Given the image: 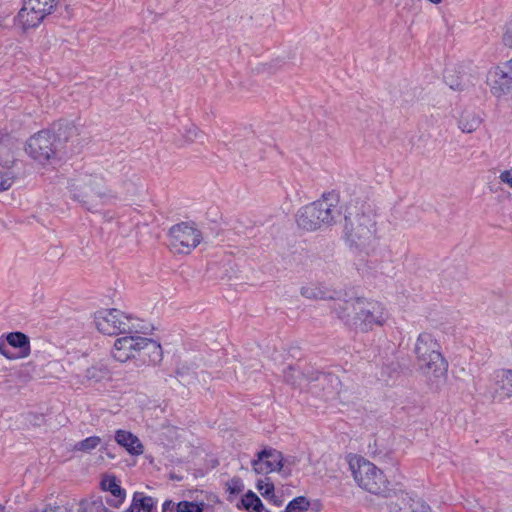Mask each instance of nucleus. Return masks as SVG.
<instances>
[{
  "label": "nucleus",
  "mask_w": 512,
  "mask_h": 512,
  "mask_svg": "<svg viewBox=\"0 0 512 512\" xmlns=\"http://www.w3.org/2000/svg\"><path fill=\"white\" fill-rule=\"evenodd\" d=\"M333 311L349 328L360 332H370L382 327L389 319L385 306L375 300L352 299L334 303Z\"/></svg>",
  "instance_id": "1"
},
{
  "label": "nucleus",
  "mask_w": 512,
  "mask_h": 512,
  "mask_svg": "<svg viewBox=\"0 0 512 512\" xmlns=\"http://www.w3.org/2000/svg\"><path fill=\"white\" fill-rule=\"evenodd\" d=\"M348 465L356 485L365 492L382 496L389 490V481L384 472L374 463L358 456L348 458Z\"/></svg>",
  "instance_id": "2"
},
{
  "label": "nucleus",
  "mask_w": 512,
  "mask_h": 512,
  "mask_svg": "<svg viewBox=\"0 0 512 512\" xmlns=\"http://www.w3.org/2000/svg\"><path fill=\"white\" fill-rule=\"evenodd\" d=\"M420 371L428 378H440L447 371V363L440 353V345L434 335L422 332L414 348Z\"/></svg>",
  "instance_id": "3"
},
{
  "label": "nucleus",
  "mask_w": 512,
  "mask_h": 512,
  "mask_svg": "<svg viewBox=\"0 0 512 512\" xmlns=\"http://www.w3.org/2000/svg\"><path fill=\"white\" fill-rule=\"evenodd\" d=\"M336 205L333 199L322 198L299 209L296 221L300 228L314 231L333 222Z\"/></svg>",
  "instance_id": "4"
},
{
  "label": "nucleus",
  "mask_w": 512,
  "mask_h": 512,
  "mask_svg": "<svg viewBox=\"0 0 512 512\" xmlns=\"http://www.w3.org/2000/svg\"><path fill=\"white\" fill-rule=\"evenodd\" d=\"M68 192L74 200L88 203L96 198L109 197L104 179L100 175L82 172L69 179Z\"/></svg>",
  "instance_id": "5"
},
{
  "label": "nucleus",
  "mask_w": 512,
  "mask_h": 512,
  "mask_svg": "<svg viewBox=\"0 0 512 512\" xmlns=\"http://www.w3.org/2000/svg\"><path fill=\"white\" fill-rule=\"evenodd\" d=\"M56 5V0H25L14 19L15 28L22 34L36 30Z\"/></svg>",
  "instance_id": "6"
},
{
  "label": "nucleus",
  "mask_w": 512,
  "mask_h": 512,
  "mask_svg": "<svg viewBox=\"0 0 512 512\" xmlns=\"http://www.w3.org/2000/svg\"><path fill=\"white\" fill-rule=\"evenodd\" d=\"M136 319L118 309H102L94 314L96 329L104 335L130 333L136 328Z\"/></svg>",
  "instance_id": "7"
},
{
  "label": "nucleus",
  "mask_w": 512,
  "mask_h": 512,
  "mask_svg": "<svg viewBox=\"0 0 512 512\" xmlns=\"http://www.w3.org/2000/svg\"><path fill=\"white\" fill-rule=\"evenodd\" d=\"M144 349L157 357L162 354L161 346L156 341L140 336H125L115 341L113 356L119 362H126Z\"/></svg>",
  "instance_id": "8"
},
{
  "label": "nucleus",
  "mask_w": 512,
  "mask_h": 512,
  "mask_svg": "<svg viewBox=\"0 0 512 512\" xmlns=\"http://www.w3.org/2000/svg\"><path fill=\"white\" fill-rule=\"evenodd\" d=\"M201 241V232L191 223L176 224L169 231V246L174 253L189 254Z\"/></svg>",
  "instance_id": "9"
},
{
  "label": "nucleus",
  "mask_w": 512,
  "mask_h": 512,
  "mask_svg": "<svg viewBox=\"0 0 512 512\" xmlns=\"http://www.w3.org/2000/svg\"><path fill=\"white\" fill-rule=\"evenodd\" d=\"M291 464L290 459H285L280 451L270 447L257 452L256 457L251 462L253 471L262 475L278 472L288 476L291 474Z\"/></svg>",
  "instance_id": "10"
},
{
  "label": "nucleus",
  "mask_w": 512,
  "mask_h": 512,
  "mask_svg": "<svg viewBox=\"0 0 512 512\" xmlns=\"http://www.w3.org/2000/svg\"><path fill=\"white\" fill-rule=\"evenodd\" d=\"M54 135L48 131H41L29 138L26 144L27 154L39 165L46 166L56 156Z\"/></svg>",
  "instance_id": "11"
},
{
  "label": "nucleus",
  "mask_w": 512,
  "mask_h": 512,
  "mask_svg": "<svg viewBox=\"0 0 512 512\" xmlns=\"http://www.w3.org/2000/svg\"><path fill=\"white\" fill-rule=\"evenodd\" d=\"M31 353L29 338L21 332H11L0 339V354L7 360L15 361L27 358Z\"/></svg>",
  "instance_id": "12"
},
{
  "label": "nucleus",
  "mask_w": 512,
  "mask_h": 512,
  "mask_svg": "<svg viewBox=\"0 0 512 512\" xmlns=\"http://www.w3.org/2000/svg\"><path fill=\"white\" fill-rule=\"evenodd\" d=\"M486 83L491 93L500 98L512 92V74L507 63L492 67L487 73Z\"/></svg>",
  "instance_id": "13"
},
{
  "label": "nucleus",
  "mask_w": 512,
  "mask_h": 512,
  "mask_svg": "<svg viewBox=\"0 0 512 512\" xmlns=\"http://www.w3.org/2000/svg\"><path fill=\"white\" fill-rule=\"evenodd\" d=\"M346 230L351 241H364L372 238L376 231L373 215L363 214L349 217Z\"/></svg>",
  "instance_id": "14"
},
{
  "label": "nucleus",
  "mask_w": 512,
  "mask_h": 512,
  "mask_svg": "<svg viewBox=\"0 0 512 512\" xmlns=\"http://www.w3.org/2000/svg\"><path fill=\"white\" fill-rule=\"evenodd\" d=\"M489 393L496 401L512 397V370L499 369L491 377Z\"/></svg>",
  "instance_id": "15"
},
{
  "label": "nucleus",
  "mask_w": 512,
  "mask_h": 512,
  "mask_svg": "<svg viewBox=\"0 0 512 512\" xmlns=\"http://www.w3.org/2000/svg\"><path fill=\"white\" fill-rule=\"evenodd\" d=\"M115 441L131 455L143 453V445L133 433L119 429L115 432Z\"/></svg>",
  "instance_id": "16"
},
{
  "label": "nucleus",
  "mask_w": 512,
  "mask_h": 512,
  "mask_svg": "<svg viewBox=\"0 0 512 512\" xmlns=\"http://www.w3.org/2000/svg\"><path fill=\"white\" fill-rule=\"evenodd\" d=\"M102 489L111 493L114 499L111 501V505L119 507L126 498L125 490L121 488L119 481L115 476L106 475L101 481Z\"/></svg>",
  "instance_id": "17"
},
{
  "label": "nucleus",
  "mask_w": 512,
  "mask_h": 512,
  "mask_svg": "<svg viewBox=\"0 0 512 512\" xmlns=\"http://www.w3.org/2000/svg\"><path fill=\"white\" fill-rule=\"evenodd\" d=\"M205 507L204 502L166 500L162 504V512H203Z\"/></svg>",
  "instance_id": "18"
},
{
  "label": "nucleus",
  "mask_w": 512,
  "mask_h": 512,
  "mask_svg": "<svg viewBox=\"0 0 512 512\" xmlns=\"http://www.w3.org/2000/svg\"><path fill=\"white\" fill-rule=\"evenodd\" d=\"M481 124V118L474 112L464 111L459 117L458 128L464 133L476 131Z\"/></svg>",
  "instance_id": "19"
},
{
  "label": "nucleus",
  "mask_w": 512,
  "mask_h": 512,
  "mask_svg": "<svg viewBox=\"0 0 512 512\" xmlns=\"http://www.w3.org/2000/svg\"><path fill=\"white\" fill-rule=\"evenodd\" d=\"M154 507V500L143 493H135L131 505L128 509L129 512H151Z\"/></svg>",
  "instance_id": "20"
},
{
  "label": "nucleus",
  "mask_w": 512,
  "mask_h": 512,
  "mask_svg": "<svg viewBox=\"0 0 512 512\" xmlns=\"http://www.w3.org/2000/svg\"><path fill=\"white\" fill-rule=\"evenodd\" d=\"M242 507L248 512H262L264 505L260 498L252 491H248L241 500Z\"/></svg>",
  "instance_id": "21"
},
{
  "label": "nucleus",
  "mask_w": 512,
  "mask_h": 512,
  "mask_svg": "<svg viewBox=\"0 0 512 512\" xmlns=\"http://www.w3.org/2000/svg\"><path fill=\"white\" fill-rule=\"evenodd\" d=\"M310 506L311 502L307 497L298 496L286 505L284 512H306Z\"/></svg>",
  "instance_id": "22"
},
{
  "label": "nucleus",
  "mask_w": 512,
  "mask_h": 512,
  "mask_svg": "<svg viewBox=\"0 0 512 512\" xmlns=\"http://www.w3.org/2000/svg\"><path fill=\"white\" fill-rule=\"evenodd\" d=\"M77 505V512H101L105 509L99 498L83 499Z\"/></svg>",
  "instance_id": "23"
},
{
  "label": "nucleus",
  "mask_w": 512,
  "mask_h": 512,
  "mask_svg": "<svg viewBox=\"0 0 512 512\" xmlns=\"http://www.w3.org/2000/svg\"><path fill=\"white\" fill-rule=\"evenodd\" d=\"M101 444V438L98 436H90L84 440L77 442L74 446V450L81 452H90L96 449Z\"/></svg>",
  "instance_id": "24"
},
{
  "label": "nucleus",
  "mask_w": 512,
  "mask_h": 512,
  "mask_svg": "<svg viewBox=\"0 0 512 512\" xmlns=\"http://www.w3.org/2000/svg\"><path fill=\"white\" fill-rule=\"evenodd\" d=\"M14 162V152L7 144L0 143V165L9 168Z\"/></svg>",
  "instance_id": "25"
},
{
  "label": "nucleus",
  "mask_w": 512,
  "mask_h": 512,
  "mask_svg": "<svg viewBox=\"0 0 512 512\" xmlns=\"http://www.w3.org/2000/svg\"><path fill=\"white\" fill-rule=\"evenodd\" d=\"M256 488L264 498L274 497V484L269 478L259 479L256 483Z\"/></svg>",
  "instance_id": "26"
},
{
  "label": "nucleus",
  "mask_w": 512,
  "mask_h": 512,
  "mask_svg": "<svg viewBox=\"0 0 512 512\" xmlns=\"http://www.w3.org/2000/svg\"><path fill=\"white\" fill-rule=\"evenodd\" d=\"M226 488L231 495H238L244 490V483L240 478H232L226 483Z\"/></svg>",
  "instance_id": "27"
},
{
  "label": "nucleus",
  "mask_w": 512,
  "mask_h": 512,
  "mask_svg": "<svg viewBox=\"0 0 512 512\" xmlns=\"http://www.w3.org/2000/svg\"><path fill=\"white\" fill-rule=\"evenodd\" d=\"M301 294L309 299H318L323 298V292L314 287H303L301 289Z\"/></svg>",
  "instance_id": "28"
},
{
  "label": "nucleus",
  "mask_w": 512,
  "mask_h": 512,
  "mask_svg": "<svg viewBox=\"0 0 512 512\" xmlns=\"http://www.w3.org/2000/svg\"><path fill=\"white\" fill-rule=\"evenodd\" d=\"M499 181L512 189V167L504 169L499 174Z\"/></svg>",
  "instance_id": "29"
},
{
  "label": "nucleus",
  "mask_w": 512,
  "mask_h": 512,
  "mask_svg": "<svg viewBox=\"0 0 512 512\" xmlns=\"http://www.w3.org/2000/svg\"><path fill=\"white\" fill-rule=\"evenodd\" d=\"M411 512H431L430 507L421 499L412 500Z\"/></svg>",
  "instance_id": "30"
},
{
  "label": "nucleus",
  "mask_w": 512,
  "mask_h": 512,
  "mask_svg": "<svg viewBox=\"0 0 512 512\" xmlns=\"http://www.w3.org/2000/svg\"><path fill=\"white\" fill-rule=\"evenodd\" d=\"M75 502L67 503L62 506H46L48 512H74Z\"/></svg>",
  "instance_id": "31"
},
{
  "label": "nucleus",
  "mask_w": 512,
  "mask_h": 512,
  "mask_svg": "<svg viewBox=\"0 0 512 512\" xmlns=\"http://www.w3.org/2000/svg\"><path fill=\"white\" fill-rule=\"evenodd\" d=\"M13 184V177L8 174H0V191L8 190Z\"/></svg>",
  "instance_id": "32"
},
{
  "label": "nucleus",
  "mask_w": 512,
  "mask_h": 512,
  "mask_svg": "<svg viewBox=\"0 0 512 512\" xmlns=\"http://www.w3.org/2000/svg\"><path fill=\"white\" fill-rule=\"evenodd\" d=\"M28 512H48V511H47L46 506H44V507L33 508L30 511H28Z\"/></svg>",
  "instance_id": "33"
},
{
  "label": "nucleus",
  "mask_w": 512,
  "mask_h": 512,
  "mask_svg": "<svg viewBox=\"0 0 512 512\" xmlns=\"http://www.w3.org/2000/svg\"><path fill=\"white\" fill-rule=\"evenodd\" d=\"M95 369L93 368L92 370H89L88 371V377L91 378V379H96L98 380V378L96 377V375L94 373H92Z\"/></svg>",
  "instance_id": "34"
},
{
  "label": "nucleus",
  "mask_w": 512,
  "mask_h": 512,
  "mask_svg": "<svg viewBox=\"0 0 512 512\" xmlns=\"http://www.w3.org/2000/svg\"><path fill=\"white\" fill-rule=\"evenodd\" d=\"M428 2L432 3V4H439L442 2V0H427Z\"/></svg>",
  "instance_id": "35"
},
{
  "label": "nucleus",
  "mask_w": 512,
  "mask_h": 512,
  "mask_svg": "<svg viewBox=\"0 0 512 512\" xmlns=\"http://www.w3.org/2000/svg\"><path fill=\"white\" fill-rule=\"evenodd\" d=\"M0 512H5V508L3 505L0 504Z\"/></svg>",
  "instance_id": "36"
}]
</instances>
